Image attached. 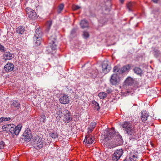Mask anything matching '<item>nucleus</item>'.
Wrapping results in <instances>:
<instances>
[{
    "label": "nucleus",
    "mask_w": 161,
    "mask_h": 161,
    "mask_svg": "<svg viewBox=\"0 0 161 161\" xmlns=\"http://www.w3.org/2000/svg\"><path fill=\"white\" fill-rule=\"evenodd\" d=\"M69 96L66 94L64 95L63 96L59 99L60 103L64 104L68 103L69 102Z\"/></svg>",
    "instance_id": "nucleus-16"
},
{
    "label": "nucleus",
    "mask_w": 161,
    "mask_h": 161,
    "mask_svg": "<svg viewBox=\"0 0 161 161\" xmlns=\"http://www.w3.org/2000/svg\"><path fill=\"white\" fill-rule=\"evenodd\" d=\"M135 3L133 2H129L127 4V8L129 11H132L135 6Z\"/></svg>",
    "instance_id": "nucleus-24"
},
{
    "label": "nucleus",
    "mask_w": 161,
    "mask_h": 161,
    "mask_svg": "<svg viewBox=\"0 0 161 161\" xmlns=\"http://www.w3.org/2000/svg\"><path fill=\"white\" fill-rule=\"evenodd\" d=\"M52 25V22L51 20L48 21L46 24V31L48 32L50 29V27Z\"/></svg>",
    "instance_id": "nucleus-29"
},
{
    "label": "nucleus",
    "mask_w": 161,
    "mask_h": 161,
    "mask_svg": "<svg viewBox=\"0 0 161 161\" xmlns=\"http://www.w3.org/2000/svg\"><path fill=\"white\" fill-rule=\"evenodd\" d=\"M122 126L124 129L125 133L132 139L136 134V131L135 125L132 121H125L122 124Z\"/></svg>",
    "instance_id": "nucleus-1"
},
{
    "label": "nucleus",
    "mask_w": 161,
    "mask_h": 161,
    "mask_svg": "<svg viewBox=\"0 0 161 161\" xmlns=\"http://www.w3.org/2000/svg\"><path fill=\"white\" fill-rule=\"evenodd\" d=\"M125 83L126 85H131L134 83V80L130 77H129L126 79Z\"/></svg>",
    "instance_id": "nucleus-25"
},
{
    "label": "nucleus",
    "mask_w": 161,
    "mask_h": 161,
    "mask_svg": "<svg viewBox=\"0 0 161 161\" xmlns=\"http://www.w3.org/2000/svg\"><path fill=\"white\" fill-rule=\"evenodd\" d=\"M116 133V131L114 130V129L112 128L109 129L107 132L106 135V137L108 140L111 139L114 137L115 136Z\"/></svg>",
    "instance_id": "nucleus-13"
},
{
    "label": "nucleus",
    "mask_w": 161,
    "mask_h": 161,
    "mask_svg": "<svg viewBox=\"0 0 161 161\" xmlns=\"http://www.w3.org/2000/svg\"><path fill=\"white\" fill-rule=\"evenodd\" d=\"M80 8V7L78 5H75L73 7V9L74 10H76Z\"/></svg>",
    "instance_id": "nucleus-43"
},
{
    "label": "nucleus",
    "mask_w": 161,
    "mask_h": 161,
    "mask_svg": "<svg viewBox=\"0 0 161 161\" xmlns=\"http://www.w3.org/2000/svg\"><path fill=\"white\" fill-rule=\"evenodd\" d=\"M120 68H119L117 66H115L114 67L113 69V72L116 73H118L120 74Z\"/></svg>",
    "instance_id": "nucleus-33"
},
{
    "label": "nucleus",
    "mask_w": 161,
    "mask_h": 161,
    "mask_svg": "<svg viewBox=\"0 0 161 161\" xmlns=\"http://www.w3.org/2000/svg\"><path fill=\"white\" fill-rule=\"evenodd\" d=\"M93 103L95 105V108L97 110H99L100 109V107L98 103L96 101H94Z\"/></svg>",
    "instance_id": "nucleus-40"
},
{
    "label": "nucleus",
    "mask_w": 161,
    "mask_h": 161,
    "mask_svg": "<svg viewBox=\"0 0 161 161\" xmlns=\"http://www.w3.org/2000/svg\"><path fill=\"white\" fill-rule=\"evenodd\" d=\"M45 117L44 116H43V117H42V118H41V121H42L43 122H45Z\"/></svg>",
    "instance_id": "nucleus-46"
},
{
    "label": "nucleus",
    "mask_w": 161,
    "mask_h": 161,
    "mask_svg": "<svg viewBox=\"0 0 161 161\" xmlns=\"http://www.w3.org/2000/svg\"><path fill=\"white\" fill-rule=\"evenodd\" d=\"M6 146L5 142L3 141H1L0 142V149L2 150Z\"/></svg>",
    "instance_id": "nucleus-38"
},
{
    "label": "nucleus",
    "mask_w": 161,
    "mask_h": 161,
    "mask_svg": "<svg viewBox=\"0 0 161 161\" xmlns=\"http://www.w3.org/2000/svg\"><path fill=\"white\" fill-rule=\"evenodd\" d=\"M76 32V29L75 28L73 29L71 32V34L72 35H74L75 34Z\"/></svg>",
    "instance_id": "nucleus-44"
},
{
    "label": "nucleus",
    "mask_w": 161,
    "mask_h": 161,
    "mask_svg": "<svg viewBox=\"0 0 161 161\" xmlns=\"http://www.w3.org/2000/svg\"><path fill=\"white\" fill-rule=\"evenodd\" d=\"M20 104L18 102L14 101L11 104V106H14L17 108V109H19L20 107Z\"/></svg>",
    "instance_id": "nucleus-32"
},
{
    "label": "nucleus",
    "mask_w": 161,
    "mask_h": 161,
    "mask_svg": "<svg viewBox=\"0 0 161 161\" xmlns=\"http://www.w3.org/2000/svg\"><path fill=\"white\" fill-rule=\"evenodd\" d=\"M94 140V138L92 136H86L83 142L84 144L88 145L92 144Z\"/></svg>",
    "instance_id": "nucleus-12"
},
{
    "label": "nucleus",
    "mask_w": 161,
    "mask_h": 161,
    "mask_svg": "<svg viewBox=\"0 0 161 161\" xmlns=\"http://www.w3.org/2000/svg\"><path fill=\"white\" fill-rule=\"evenodd\" d=\"M25 31V27L22 26H19L16 29V32L17 33L20 34L21 35L24 34Z\"/></svg>",
    "instance_id": "nucleus-23"
},
{
    "label": "nucleus",
    "mask_w": 161,
    "mask_h": 161,
    "mask_svg": "<svg viewBox=\"0 0 161 161\" xmlns=\"http://www.w3.org/2000/svg\"><path fill=\"white\" fill-rule=\"evenodd\" d=\"M14 65L12 63L8 62L4 66V69L6 72H11L14 69Z\"/></svg>",
    "instance_id": "nucleus-14"
},
{
    "label": "nucleus",
    "mask_w": 161,
    "mask_h": 161,
    "mask_svg": "<svg viewBox=\"0 0 161 161\" xmlns=\"http://www.w3.org/2000/svg\"><path fill=\"white\" fill-rule=\"evenodd\" d=\"M11 119V118L10 117H1L0 118V122L1 123L3 121H9Z\"/></svg>",
    "instance_id": "nucleus-36"
},
{
    "label": "nucleus",
    "mask_w": 161,
    "mask_h": 161,
    "mask_svg": "<svg viewBox=\"0 0 161 161\" xmlns=\"http://www.w3.org/2000/svg\"><path fill=\"white\" fill-rule=\"evenodd\" d=\"M33 147L36 149H40L43 147V141L39 136L36 135L32 138Z\"/></svg>",
    "instance_id": "nucleus-3"
},
{
    "label": "nucleus",
    "mask_w": 161,
    "mask_h": 161,
    "mask_svg": "<svg viewBox=\"0 0 161 161\" xmlns=\"http://www.w3.org/2000/svg\"><path fill=\"white\" fill-rule=\"evenodd\" d=\"M130 64H127L123 66L120 68V74H122L126 72H128L130 68Z\"/></svg>",
    "instance_id": "nucleus-21"
},
{
    "label": "nucleus",
    "mask_w": 161,
    "mask_h": 161,
    "mask_svg": "<svg viewBox=\"0 0 161 161\" xmlns=\"http://www.w3.org/2000/svg\"><path fill=\"white\" fill-rule=\"evenodd\" d=\"M116 155V154L114 153L113 155L112 159L113 161H117L119 158Z\"/></svg>",
    "instance_id": "nucleus-39"
},
{
    "label": "nucleus",
    "mask_w": 161,
    "mask_h": 161,
    "mask_svg": "<svg viewBox=\"0 0 161 161\" xmlns=\"http://www.w3.org/2000/svg\"><path fill=\"white\" fill-rule=\"evenodd\" d=\"M153 54L155 57L157 58L160 56L161 53L157 47H155L153 49Z\"/></svg>",
    "instance_id": "nucleus-27"
},
{
    "label": "nucleus",
    "mask_w": 161,
    "mask_h": 161,
    "mask_svg": "<svg viewBox=\"0 0 161 161\" xmlns=\"http://www.w3.org/2000/svg\"><path fill=\"white\" fill-rule=\"evenodd\" d=\"M152 1L154 3H157L158 1V0H152Z\"/></svg>",
    "instance_id": "nucleus-47"
},
{
    "label": "nucleus",
    "mask_w": 161,
    "mask_h": 161,
    "mask_svg": "<svg viewBox=\"0 0 161 161\" xmlns=\"http://www.w3.org/2000/svg\"><path fill=\"white\" fill-rule=\"evenodd\" d=\"M102 70L103 72L106 74L111 69V67L108 65V62L104 61L102 64Z\"/></svg>",
    "instance_id": "nucleus-9"
},
{
    "label": "nucleus",
    "mask_w": 161,
    "mask_h": 161,
    "mask_svg": "<svg viewBox=\"0 0 161 161\" xmlns=\"http://www.w3.org/2000/svg\"><path fill=\"white\" fill-rule=\"evenodd\" d=\"M120 80L119 74L114 73L112 75L110 81L111 84L113 85H118Z\"/></svg>",
    "instance_id": "nucleus-6"
},
{
    "label": "nucleus",
    "mask_w": 161,
    "mask_h": 161,
    "mask_svg": "<svg viewBox=\"0 0 161 161\" xmlns=\"http://www.w3.org/2000/svg\"><path fill=\"white\" fill-rule=\"evenodd\" d=\"M64 8V5L63 4H61L58 7L57 12L58 14H60L63 10Z\"/></svg>",
    "instance_id": "nucleus-34"
},
{
    "label": "nucleus",
    "mask_w": 161,
    "mask_h": 161,
    "mask_svg": "<svg viewBox=\"0 0 161 161\" xmlns=\"http://www.w3.org/2000/svg\"><path fill=\"white\" fill-rule=\"evenodd\" d=\"M26 11L27 15L30 19H35L37 18L36 12L32 9L28 8H26Z\"/></svg>",
    "instance_id": "nucleus-7"
},
{
    "label": "nucleus",
    "mask_w": 161,
    "mask_h": 161,
    "mask_svg": "<svg viewBox=\"0 0 161 161\" xmlns=\"http://www.w3.org/2000/svg\"><path fill=\"white\" fill-rule=\"evenodd\" d=\"M112 89L110 88H108L106 91V92L108 93H110L112 92Z\"/></svg>",
    "instance_id": "nucleus-45"
},
{
    "label": "nucleus",
    "mask_w": 161,
    "mask_h": 161,
    "mask_svg": "<svg viewBox=\"0 0 161 161\" xmlns=\"http://www.w3.org/2000/svg\"><path fill=\"white\" fill-rule=\"evenodd\" d=\"M13 56V54L9 51H4L2 55V59L5 61L11 60L14 58Z\"/></svg>",
    "instance_id": "nucleus-8"
},
{
    "label": "nucleus",
    "mask_w": 161,
    "mask_h": 161,
    "mask_svg": "<svg viewBox=\"0 0 161 161\" xmlns=\"http://www.w3.org/2000/svg\"><path fill=\"white\" fill-rule=\"evenodd\" d=\"M21 127L20 125H18L16 127L15 126V128H14L11 133L12 135H18L21 130Z\"/></svg>",
    "instance_id": "nucleus-19"
},
{
    "label": "nucleus",
    "mask_w": 161,
    "mask_h": 161,
    "mask_svg": "<svg viewBox=\"0 0 161 161\" xmlns=\"http://www.w3.org/2000/svg\"><path fill=\"white\" fill-rule=\"evenodd\" d=\"M80 25L82 28H84L88 27L87 21L85 19L82 20L80 23Z\"/></svg>",
    "instance_id": "nucleus-26"
},
{
    "label": "nucleus",
    "mask_w": 161,
    "mask_h": 161,
    "mask_svg": "<svg viewBox=\"0 0 161 161\" xmlns=\"http://www.w3.org/2000/svg\"><path fill=\"white\" fill-rule=\"evenodd\" d=\"M124 0H120L121 3H123Z\"/></svg>",
    "instance_id": "nucleus-48"
},
{
    "label": "nucleus",
    "mask_w": 161,
    "mask_h": 161,
    "mask_svg": "<svg viewBox=\"0 0 161 161\" xmlns=\"http://www.w3.org/2000/svg\"><path fill=\"white\" fill-rule=\"evenodd\" d=\"M69 111L68 110L66 109L64 110L63 114L64 116V121L67 123H69L72 120V118L70 117Z\"/></svg>",
    "instance_id": "nucleus-10"
},
{
    "label": "nucleus",
    "mask_w": 161,
    "mask_h": 161,
    "mask_svg": "<svg viewBox=\"0 0 161 161\" xmlns=\"http://www.w3.org/2000/svg\"><path fill=\"white\" fill-rule=\"evenodd\" d=\"M2 128L3 130L9 131L11 133L14 128H15V125L14 124H7L3 126Z\"/></svg>",
    "instance_id": "nucleus-11"
},
{
    "label": "nucleus",
    "mask_w": 161,
    "mask_h": 161,
    "mask_svg": "<svg viewBox=\"0 0 161 161\" xmlns=\"http://www.w3.org/2000/svg\"><path fill=\"white\" fill-rule=\"evenodd\" d=\"M42 34V32L39 30V29H37L35 31V36L33 37V39L34 41L37 46L39 45L41 43Z\"/></svg>",
    "instance_id": "nucleus-4"
},
{
    "label": "nucleus",
    "mask_w": 161,
    "mask_h": 161,
    "mask_svg": "<svg viewBox=\"0 0 161 161\" xmlns=\"http://www.w3.org/2000/svg\"><path fill=\"white\" fill-rule=\"evenodd\" d=\"M49 135L53 138H56L58 137V134L56 132H53L49 133Z\"/></svg>",
    "instance_id": "nucleus-35"
},
{
    "label": "nucleus",
    "mask_w": 161,
    "mask_h": 161,
    "mask_svg": "<svg viewBox=\"0 0 161 161\" xmlns=\"http://www.w3.org/2000/svg\"><path fill=\"white\" fill-rule=\"evenodd\" d=\"M100 22H101V23H102V21H101V20H100Z\"/></svg>",
    "instance_id": "nucleus-49"
},
{
    "label": "nucleus",
    "mask_w": 161,
    "mask_h": 161,
    "mask_svg": "<svg viewBox=\"0 0 161 161\" xmlns=\"http://www.w3.org/2000/svg\"><path fill=\"white\" fill-rule=\"evenodd\" d=\"M87 74L89 77L94 78L96 77L97 75V70H92V69H90L89 70V72L87 73Z\"/></svg>",
    "instance_id": "nucleus-18"
},
{
    "label": "nucleus",
    "mask_w": 161,
    "mask_h": 161,
    "mask_svg": "<svg viewBox=\"0 0 161 161\" xmlns=\"http://www.w3.org/2000/svg\"><path fill=\"white\" fill-rule=\"evenodd\" d=\"M98 96L100 98L104 99L107 97V94L105 92H101L98 94Z\"/></svg>",
    "instance_id": "nucleus-31"
},
{
    "label": "nucleus",
    "mask_w": 161,
    "mask_h": 161,
    "mask_svg": "<svg viewBox=\"0 0 161 161\" xmlns=\"http://www.w3.org/2000/svg\"><path fill=\"white\" fill-rule=\"evenodd\" d=\"M22 136V138L24 139V141L27 142H30L31 140V139H32L33 137L31 130L28 128L26 129L25 131Z\"/></svg>",
    "instance_id": "nucleus-5"
},
{
    "label": "nucleus",
    "mask_w": 161,
    "mask_h": 161,
    "mask_svg": "<svg viewBox=\"0 0 161 161\" xmlns=\"http://www.w3.org/2000/svg\"><path fill=\"white\" fill-rule=\"evenodd\" d=\"M133 71L135 73L140 75V76H141L144 73L143 71L139 67H135L133 69Z\"/></svg>",
    "instance_id": "nucleus-22"
},
{
    "label": "nucleus",
    "mask_w": 161,
    "mask_h": 161,
    "mask_svg": "<svg viewBox=\"0 0 161 161\" xmlns=\"http://www.w3.org/2000/svg\"><path fill=\"white\" fill-rule=\"evenodd\" d=\"M141 119L142 122H145L149 116V113L146 110H143L141 112Z\"/></svg>",
    "instance_id": "nucleus-17"
},
{
    "label": "nucleus",
    "mask_w": 161,
    "mask_h": 161,
    "mask_svg": "<svg viewBox=\"0 0 161 161\" xmlns=\"http://www.w3.org/2000/svg\"><path fill=\"white\" fill-rule=\"evenodd\" d=\"M116 140L115 141L117 145H120L123 144V141L121 135L119 134L116 136Z\"/></svg>",
    "instance_id": "nucleus-20"
},
{
    "label": "nucleus",
    "mask_w": 161,
    "mask_h": 161,
    "mask_svg": "<svg viewBox=\"0 0 161 161\" xmlns=\"http://www.w3.org/2000/svg\"><path fill=\"white\" fill-rule=\"evenodd\" d=\"M83 35L85 38H87L89 36V34L88 32L85 31L83 32Z\"/></svg>",
    "instance_id": "nucleus-41"
},
{
    "label": "nucleus",
    "mask_w": 161,
    "mask_h": 161,
    "mask_svg": "<svg viewBox=\"0 0 161 161\" xmlns=\"http://www.w3.org/2000/svg\"><path fill=\"white\" fill-rule=\"evenodd\" d=\"M56 36L54 33H53L49 36L48 42L49 47H47L46 49V51H47L48 53L51 52L50 48L52 50H55L56 49Z\"/></svg>",
    "instance_id": "nucleus-2"
},
{
    "label": "nucleus",
    "mask_w": 161,
    "mask_h": 161,
    "mask_svg": "<svg viewBox=\"0 0 161 161\" xmlns=\"http://www.w3.org/2000/svg\"><path fill=\"white\" fill-rule=\"evenodd\" d=\"M137 154L135 153V152L132 151L130 152L128 155L127 157L124 160V161H126L127 160V158L130 161H136L137 158Z\"/></svg>",
    "instance_id": "nucleus-15"
},
{
    "label": "nucleus",
    "mask_w": 161,
    "mask_h": 161,
    "mask_svg": "<svg viewBox=\"0 0 161 161\" xmlns=\"http://www.w3.org/2000/svg\"><path fill=\"white\" fill-rule=\"evenodd\" d=\"M96 123L95 122H92L91 123L90 126L88 128V132H92L94 128L96 127Z\"/></svg>",
    "instance_id": "nucleus-28"
},
{
    "label": "nucleus",
    "mask_w": 161,
    "mask_h": 161,
    "mask_svg": "<svg viewBox=\"0 0 161 161\" xmlns=\"http://www.w3.org/2000/svg\"><path fill=\"white\" fill-rule=\"evenodd\" d=\"M114 153H116V155L120 158L123 153V150L122 149H117L116 151Z\"/></svg>",
    "instance_id": "nucleus-30"
},
{
    "label": "nucleus",
    "mask_w": 161,
    "mask_h": 161,
    "mask_svg": "<svg viewBox=\"0 0 161 161\" xmlns=\"http://www.w3.org/2000/svg\"><path fill=\"white\" fill-rule=\"evenodd\" d=\"M5 51V48L4 46L1 44H0V51L2 52H4Z\"/></svg>",
    "instance_id": "nucleus-42"
},
{
    "label": "nucleus",
    "mask_w": 161,
    "mask_h": 161,
    "mask_svg": "<svg viewBox=\"0 0 161 161\" xmlns=\"http://www.w3.org/2000/svg\"><path fill=\"white\" fill-rule=\"evenodd\" d=\"M62 112L60 110L58 111L56 113L57 118L59 119L62 116Z\"/></svg>",
    "instance_id": "nucleus-37"
}]
</instances>
